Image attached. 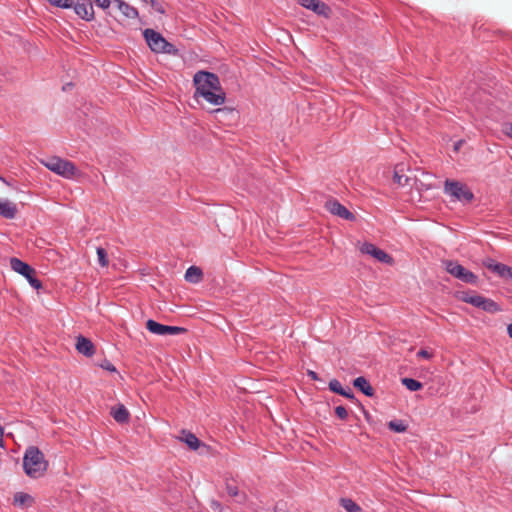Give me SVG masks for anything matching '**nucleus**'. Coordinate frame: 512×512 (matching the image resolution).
<instances>
[{"mask_svg":"<svg viewBox=\"0 0 512 512\" xmlns=\"http://www.w3.org/2000/svg\"><path fill=\"white\" fill-rule=\"evenodd\" d=\"M195 96L203 97L207 102L215 106L225 102L226 95L223 91L218 75L208 71H198L193 77Z\"/></svg>","mask_w":512,"mask_h":512,"instance_id":"nucleus-1","label":"nucleus"},{"mask_svg":"<svg viewBox=\"0 0 512 512\" xmlns=\"http://www.w3.org/2000/svg\"><path fill=\"white\" fill-rule=\"evenodd\" d=\"M23 468L29 477L39 478L46 472L48 461L38 447L29 446L24 453Z\"/></svg>","mask_w":512,"mask_h":512,"instance_id":"nucleus-2","label":"nucleus"},{"mask_svg":"<svg viewBox=\"0 0 512 512\" xmlns=\"http://www.w3.org/2000/svg\"><path fill=\"white\" fill-rule=\"evenodd\" d=\"M143 37L149 48L155 53H166L176 55L178 49L168 42L161 33L154 29L147 28L143 31Z\"/></svg>","mask_w":512,"mask_h":512,"instance_id":"nucleus-3","label":"nucleus"},{"mask_svg":"<svg viewBox=\"0 0 512 512\" xmlns=\"http://www.w3.org/2000/svg\"><path fill=\"white\" fill-rule=\"evenodd\" d=\"M41 163L52 172L65 178H73L78 172L76 166L71 161L57 156L42 160Z\"/></svg>","mask_w":512,"mask_h":512,"instance_id":"nucleus-4","label":"nucleus"},{"mask_svg":"<svg viewBox=\"0 0 512 512\" xmlns=\"http://www.w3.org/2000/svg\"><path fill=\"white\" fill-rule=\"evenodd\" d=\"M10 266L13 271L24 276L33 288L37 290L42 288L41 281L36 277L35 269L28 263L20 260L19 258L12 257L10 258Z\"/></svg>","mask_w":512,"mask_h":512,"instance_id":"nucleus-5","label":"nucleus"},{"mask_svg":"<svg viewBox=\"0 0 512 512\" xmlns=\"http://www.w3.org/2000/svg\"><path fill=\"white\" fill-rule=\"evenodd\" d=\"M445 270L453 277L461 280L464 283L476 284L478 276L473 272L467 270L464 266L460 265L457 261L445 260L443 261Z\"/></svg>","mask_w":512,"mask_h":512,"instance_id":"nucleus-6","label":"nucleus"},{"mask_svg":"<svg viewBox=\"0 0 512 512\" xmlns=\"http://www.w3.org/2000/svg\"><path fill=\"white\" fill-rule=\"evenodd\" d=\"M445 193L449 194L453 198L463 202H471L474 199L472 191L463 183L455 180H446Z\"/></svg>","mask_w":512,"mask_h":512,"instance_id":"nucleus-7","label":"nucleus"},{"mask_svg":"<svg viewBox=\"0 0 512 512\" xmlns=\"http://www.w3.org/2000/svg\"><path fill=\"white\" fill-rule=\"evenodd\" d=\"M462 300L465 303H468L474 307L480 308L485 312L488 313H497L502 311V308L498 303H496L494 300L490 298H486L484 296L475 294V295H469L467 293L464 294L462 297Z\"/></svg>","mask_w":512,"mask_h":512,"instance_id":"nucleus-8","label":"nucleus"},{"mask_svg":"<svg viewBox=\"0 0 512 512\" xmlns=\"http://www.w3.org/2000/svg\"><path fill=\"white\" fill-rule=\"evenodd\" d=\"M146 329L156 335H176L187 332L184 327L164 325L152 319L147 320Z\"/></svg>","mask_w":512,"mask_h":512,"instance_id":"nucleus-9","label":"nucleus"},{"mask_svg":"<svg viewBox=\"0 0 512 512\" xmlns=\"http://www.w3.org/2000/svg\"><path fill=\"white\" fill-rule=\"evenodd\" d=\"M360 251L363 254H368V255L374 257L375 259H377L381 263H385L387 265H393L394 264V259H393V257L391 255L386 253L384 250L376 247L372 243L365 242L361 246Z\"/></svg>","mask_w":512,"mask_h":512,"instance_id":"nucleus-10","label":"nucleus"},{"mask_svg":"<svg viewBox=\"0 0 512 512\" xmlns=\"http://www.w3.org/2000/svg\"><path fill=\"white\" fill-rule=\"evenodd\" d=\"M324 207L331 214L341 217L345 220L354 221L356 219L355 215L336 199L327 200Z\"/></svg>","mask_w":512,"mask_h":512,"instance_id":"nucleus-11","label":"nucleus"},{"mask_svg":"<svg viewBox=\"0 0 512 512\" xmlns=\"http://www.w3.org/2000/svg\"><path fill=\"white\" fill-rule=\"evenodd\" d=\"M483 266L503 279H512V267L496 262L492 258L483 260Z\"/></svg>","mask_w":512,"mask_h":512,"instance_id":"nucleus-12","label":"nucleus"},{"mask_svg":"<svg viewBox=\"0 0 512 512\" xmlns=\"http://www.w3.org/2000/svg\"><path fill=\"white\" fill-rule=\"evenodd\" d=\"M298 2L301 6L312 10L319 16L329 18L332 14L331 8L321 0H298Z\"/></svg>","mask_w":512,"mask_h":512,"instance_id":"nucleus-13","label":"nucleus"},{"mask_svg":"<svg viewBox=\"0 0 512 512\" xmlns=\"http://www.w3.org/2000/svg\"><path fill=\"white\" fill-rule=\"evenodd\" d=\"M72 8L77 16L87 22H91L95 19V12L91 0H89L88 3L73 2Z\"/></svg>","mask_w":512,"mask_h":512,"instance_id":"nucleus-14","label":"nucleus"},{"mask_svg":"<svg viewBox=\"0 0 512 512\" xmlns=\"http://www.w3.org/2000/svg\"><path fill=\"white\" fill-rule=\"evenodd\" d=\"M76 349L80 354L91 357L95 353V346L92 341L82 335L77 337Z\"/></svg>","mask_w":512,"mask_h":512,"instance_id":"nucleus-15","label":"nucleus"},{"mask_svg":"<svg viewBox=\"0 0 512 512\" xmlns=\"http://www.w3.org/2000/svg\"><path fill=\"white\" fill-rule=\"evenodd\" d=\"M110 414L114 420L120 424L127 423L130 419V413L123 404H117L112 407Z\"/></svg>","mask_w":512,"mask_h":512,"instance_id":"nucleus-16","label":"nucleus"},{"mask_svg":"<svg viewBox=\"0 0 512 512\" xmlns=\"http://www.w3.org/2000/svg\"><path fill=\"white\" fill-rule=\"evenodd\" d=\"M353 386L361 391L365 396L367 397H373L374 396V389L370 385L369 381L363 377L359 376L353 380Z\"/></svg>","mask_w":512,"mask_h":512,"instance_id":"nucleus-17","label":"nucleus"},{"mask_svg":"<svg viewBox=\"0 0 512 512\" xmlns=\"http://www.w3.org/2000/svg\"><path fill=\"white\" fill-rule=\"evenodd\" d=\"M17 211L16 204L8 200L0 199V216L6 219H13L15 218Z\"/></svg>","mask_w":512,"mask_h":512,"instance_id":"nucleus-18","label":"nucleus"},{"mask_svg":"<svg viewBox=\"0 0 512 512\" xmlns=\"http://www.w3.org/2000/svg\"><path fill=\"white\" fill-rule=\"evenodd\" d=\"M182 436L180 437V440L191 449V450H197L203 443L196 437L195 434H193L190 431L182 430Z\"/></svg>","mask_w":512,"mask_h":512,"instance_id":"nucleus-19","label":"nucleus"},{"mask_svg":"<svg viewBox=\"0 0 512 512\" xmlns=\"http://www.w3.org/2000/svg\"><path fill=\"white\" fill-rule=\"evenodd\" d=\"M226 491L229 496L235 498L236 502L244 503L246 501V494L239 492L235 481H227L226 482Z\"/></svg>","mask_w":512,"mask_h":512,"instance_id":"nucleus-20","label":"nucleus"},{"mask_svg":"<svg viewBox=\"0 0 512 512\" xmlns=\"http://www.w3.org/2000/svg\"><path fill=\"white\" fill-rule=\"evenodd\" d=\"M13 503L19 507H30L34 503V498L25 492H17L14 494Z\"/></svg>","mask_w":512,"mask_h":512,"instance_id":"nucleus-21","label":"nucleus"},{"mask_svg":"<svg viewBox=\"0 0 512 512\" xmlns=\"http://www.w3.org/2000/svg\"><path fill=\"white\" fill-rule=\"evenodd\" d=\"M203 278L202 270L197 266H190L185 272V280L190 283H199Z\"/></svg>","mask_w":512,"mask_h":512,"instance_id":"nucleus-22","label":"nucleus"},{"mask_svg":"<svg viewBox=\"0 0 512 512\" xmlns=\"http://www.w3.org/2000/svg\"><path fill=\"white\" fill-rule=\"evenodd\" d=\"M118 9L126 18L135 19L139 16L138 10L126 2H119Z\"/></svg>","mask_w":512,"mask_h":512,"instance_id":"nucleus-23","label":"nucleus"},{"mask_svg":"<svg viewBox=\"0 0 512 512\" xmlns=\"http://www.w3.org/2000/svg\"><path fill=\"white\" fill-rule=\"evenodd\" d=\"M339 503L347 512H363V509L350 498H341Z\"/></svg>","mask_w":512,"mask_h":512,"instance_id":"nucleus-24","label":"nucleus"},{"mask_svg":"<svg viewBox=\"0 0 512 512\" xmlns=\"http://www.w3.org/2000/svg\"><path fill=\"white\" fill-rule=\"evenodd\" d=\"M401 382L409 391L412 392L419 391L423 388V384L413 378H402Z\"/></svg>","mask_w":512,"mask_h":512,"instance_id":"nucleus-25","label":"nucleus"},{"mask_svg":"<svg viewBox=\"0 0 512 512\" xmlns=\"http://www.w3.org/2000/svg\"><path fill=\"white\" fill-rule=\"evenodd\" d=\"M388 428L391 431L403 433L407 430L408 426L407 424H405L403 420H391L390 422H388Z\"/></svg>","mask_w":512,"mask_h":512,"instance_id":"nucleus-26","label":"nucleus"},{"mask_svg":"<svg viewBox=\"0 0 512 512\" xmlns=\"http://www.w3.org/2000/svg\"><path fill=\"white\" fill-rule=\"evenodd\" d=\"M96 253H97V256H98V263L102 267H107L109 265V260H108V255H107L106 250L104 248H102V247H98L96 249Z\"/></svg>","mask_w":512,"mask_h":512,"instance_id":"nucleus-27","label":"nucleus"},{"mask_svg":"<svg viewBox=\"0 0 512 512\" xmlns=\"http://www.w3.org/2000/svg\"><path fill=\"white\" fill-rule=\"evenodd\" d=\"M47 1L51 6L63 8V9H69V8H72V6H73L72 0H47Z\"/></svg>","mask_w":512,"mask_h":512,"instance_id":"nucleus-28","label":"nucleus"},{"mask_svg":"<svg viewBox=\"0 0 512 512\" xmlns=\"http://www.w3.org/2000/svg\"><path fill=\"white\" fill-rule=\"evenodd\" d=\"M329 389L336 393V394H340L342 393V390L344 389L341 385V383L337 380V379H332L330 382H329Z\"/></svg>","mask_w":512,"mask_h":512,"instance_id":"nucleus-29","label":"nucleus"},{"mask_svg":"<svg viewBox=\"0 0 512 512\" xmlns=\"http://www.w3.org/2000/svg\"><path fill=\"white\" fill-rule=\"evenodd\" d=\"M91 2L104 11H107L112 4V0H91Z\"/></svg>","mask_w":512,"mask_h":512,"instance_id":"nucleus-30","label":"nucleus"},{"mask_svg":"<svg viewBox=\"0 0 512 512\" xmlns=\"http://www.w3.org/2000/svg\"><path fill=\"white\" fill-rule=\"evenodd\" d=\"M335 414L341 420H346L348 417L347 409L344 406L335 407Z\"/></svg>","mask_w":512,"mask_h":512,"instance_id":"nucleus-31","label":"nucleus"},{"mask_svg":"<svg viewBox=\"0 0 512 512\" xmlns=\"http://www.w3.org/2000/svg\"><path fill=\"white\" fill-rule=\"evenodd\" d=\"M339 395H341V396H343V397H345V398H347V399H349L351 401H354V402L358 403L359 405H361L360 402L355 398L351 388H349V387L346 388V389L344 388L342 390V393H340Z\"/></svg>","mask_w":512,"mask_h":512,"instance_id":"nucleus-32","label":"nucleus"},{"mask_svg":"<svg viewBox=\"0 0 512 512\" xmlns=\"http://www.w3.org/2000/svg\"><path fill=\"white\" fill-rule=\"evenodd\" d=\"M99 366L103 368L104 370L110 371V372H116L115 366L107 359H104Z\"/></svg>","mask_w":512,"mask_h":512,"instance_id":"nucleus-33","label":"nucleus"},{"mask_svg":"<svg viewBox=\"0 0 512 512\" xmlns=\"http://www.w3.org/2000/svg\"><path fill=\"white\" fill-rule=\"evenodd\" d=\"M151 7L160 14H164L165 10L163 6L157 0H148Z\"/></svg>","mask_w":512,"mask_h":512,"instance_id":"nucleus-34","label":"nucleus"},{"mask_svg":"<svg viewBox=\"0 0 512 512\" xmlns=\"http://www.w3.org/2000/svg\"><path fill=\"white\" fill-rule=\"evenodd\" d=\"M393 180L395 183L399 185H405L408 182V177H404L403 175H399L397 171L394 173Z\"/></svg>","mask_w":512,"mask_h":512,"instance_id":"nucleus-35","label":"nucleus"},{"mask_svg":"<svg viewBox=\"0 0 512 512\" xmlns=\"http://www.w3.org/2000/svg\"><path fill=\"white\" fill-rule=\"evenodd\" d=\"M417 356L418 357H421V358H425V359H430L432 357V353H430L428 350L426 349H420L418 352H417Z\"/></svg>","mask_w":512,"mask_h":512,"instance_id":"nucleus-36","label":"nucleus"},{"mask_svg":"<svg viewBox=\"0 0 512 512\" xmlns=\"http://www.w3.org/2000/svg\"><path fill=\"white\" fill-rule=\"evenodd\" d=\"M210 507H211V509L218 510L219 512H221V510H222V505L218 500H214V499L211 500Z\"/></svg>","mask_w":512,"mask_h":512,"instance_id":"nucleus-37","label":"nucleus"},{"mask_svg":"<svg viewBox=\"0 0 512 512\" xmlns=\"http://www.w3.org/2000/svg\"><path fill=\"white\" fill-rule=\"evenodd\" d=\"M233 112H234L233 109H229L227 107L217 108V109L213 110V113H215V114H227V113H233Z\"/></svg>","mask_w":512,"mask_h":512,"instance_id":"nucleus-38","label":"nucleus"},{"mask_svg":"<svg viewBox=\"0 0 512 512\" xmlns=\"http://www.w3.org/2000/svg\"><path fill=\"white\" fill-rule=\"evenodd\" d=\"M503 132L512 138V123H507L504 125Z\"/></svg>","mask_w":512,"mask_h":512,"instance_id":"nucleus-39","label":"nucleus"},{"mask_svg":"<svg viewBox=\"0 0 512 512\" xmlns=\"http://www.w3.org/2000/svg\"><path fill=\"white\" fill-rule=\"evenodd\" d=\"M307 375H308L312 380H320V378H319L318 374H317L315 371L308 370Z\"/></svg>","mask_w":512,"mask_h":512,"instance_id":"nucleus-40","label":"nucleus"},{"mask_svg":"<svg viewBox=\"0 0 512 512\" xmlns=\"http://www.w3.org/2000/svg\"><path fill=\"white\" fill-rule=\"evenodd\" d=\"M3 436H4V429H3V427L0 425V447H4V439H3Z\"/></svg>","mask_w":512,"mask_h":512,"instance_id":"nucleus-41","label":"nucleus"},{"mask_svg":"<svg viewBox=\"0 0 512 512\" xmlns=\"http://www.w3.org/2000/svg\"><path fill=\"white\" fill-rule=\"evenodd\" d=\"M507 333H508L509 337L512 338V323L508 325Z\"/></svg>","mask_w":512,"mask_h":512,"instance_id":"nucleus-42","label":"nucleus"},{"mask_svg":"<svg viewBox=\"0 0 512 512\" xmlns=\"http://www.w3.org/2000/svg\"><path fill=\"white\" fill-rule=\"evenodd\" d=\"M462 145V141H458L457 143H455L454 145V150L455 151H458L460 149V146Z\"/></svg>","mask_w":512,"mask_h":512,"instance_id":"nucleus-43","label":"nucleus"},{"mask_svg":"<svg viewBox=\"0 0 512 512\" xmlns=\"http://www.w3.org/2000/svg\"><path fill=\"white\" fill-rule=\"evenodd\" d=\"M119 2H123L122 0H112V3H115L119 8Z\"/></svg>","mask_w":512,"mask_h":512,"instance_id":"nucleus-44","label":"nucleus"},{"mask_svg":"<svg viewBox=\"0 0 512 512\" xmlns=\"http://www.w3.org/2000/svg\"><path fill=\"white\" fill-rule=\"evenodd\" d=\"M72 86H73V84H72V83H68L66 86H64V87H63V90H66V87H67V88H70V87H72Z\"/></svg>","mask_w":512,"mask_h":512,"instance_id":"nucleus-45","label":"nucleus"},{"mask_svg":"<svg viewBox=\"0 0 512 512\" xmlns=\"http://www.w3.org/2000/svg\"><path fill=\"white\" fill-rule=\"evenodd\" d=\"M142 1L145 2V3H148V0H142Z\"/></svg>","mask_w":512,"mask_h":512,"instance_id":"nucleus-46","label":"nucleus"}]
</instances>
